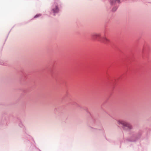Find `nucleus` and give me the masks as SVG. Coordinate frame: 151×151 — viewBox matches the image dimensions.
Segmentation results:
<instances>
[{"instance_id":"nucleus-6","label":"nucleus","mask_w":151,"mask_h":151,"mask_svg":"<svg viewBox=\"0 0 151 151\" xmlns=\"http://www.w3.org/2000/svg\"><path fill=\"white\" fill-rule=\"evenodd\" d=\"M116 9H117V8H115V9L114 10V9H113V11H115Z\"/></svg>"},{"instance_id":"nucleus-1","label":"nucleus","mask_w":151,"mask_h":151,"mask_svg":"<svg viewBox=\"0 0 151 151\" xmlns=\"http://www.w3.org/2000/svg\"><path fill=\"white\" fill-rule=\"evenodd\" d=\"M118 123L119 124H121L124 127H127L129 129L132 128V126L128 123L122 120H119L117 121Z\"/></svg>"},{"instance_id":"nucleus-2","label":"nucleus","mask_w":151,"mask_h":151,"mask_svg":"<svg viewBox=\"0 0 151 151\" xmlns=\"http://www.w3.org/2000/svg\"><path fill=\"white\" fill-rule=\"evenodd\" d=\"M100 41L106 44H107L110 41L105 36L101 37Z\"/></svg>"},{"instance_id":"nucleus-3","label":"nucleus","mask_w":151,"mask_h":151,"mask_svg":"<svg viewBox=\"0 0 151 151\" xmlns=\"http://www.w3.org/2000/svg\"><path fill=\"white\" fill-rule=\"evenodd\" d=\"M92 37H100V35L99 33H94L92 35Z\"/></svg>"},{"instance_id":"nucleus-4","label":"nucleus","mask_w":151,"mask_h":151,"mask_svg":"<svg viewBox=\"0 0 151 151\" xmlns=\"http://www.w3.org/2000/svg\"><path fill=\"white\" fill-rule=\"evenodd\" d=\"M116 2L119 3V0H111V3L112 4H114Z\"/></svg>"},{"instance_id":"nucleus-5","label":"nucleus","mask_w":151,"mask_h":151,"mask_svg":"<svg viewBox=\"0 0 151 151\" xmlns=\"http://www.w3.org/2000/svg\"><path fill=\"white\" fill-rule=\"evenodd\" d=\"M53 11L54 13L57 12L58 11V9L57 7H56L55 9H53Z\"/></svg>"}]
</instances>
